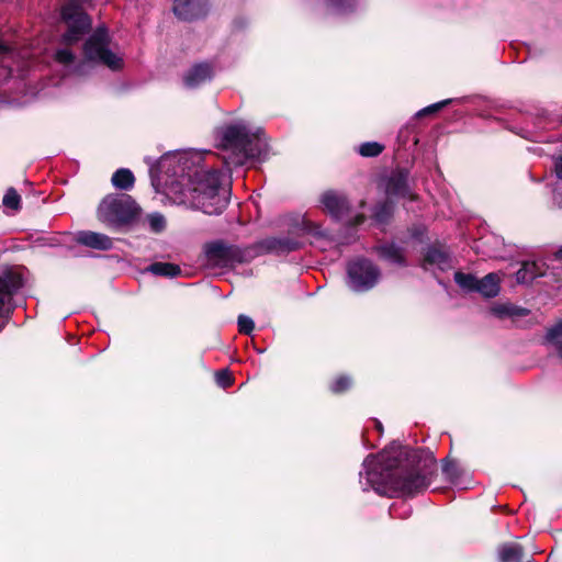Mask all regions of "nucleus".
Returning a JSON list of instances; mask_svg holds the SVG:
<instances>
[{"instance_id":"obj_10","label":"nucleus","mask_w":562,"mask_h":562,"mask_svg":"<svg viewBox=\"0 0 562 562\" xmlns=\"http://www.w3.org/2000/svg\"><path fill=\"white\" fill-rule=\"evenodd\" d=\"M321 203L325 211L335 220L342 221L350 215V203L347 196L334 190H328L321 195Z\"/></svg>"},{"instance_id":"obj_7","label":"nucleus","mask_w":562,"mask_h":562,"mask_svg":"<svg viewBox=\"0 0 562 562\" xmlns=\"http://www.w3.org/2000/svg\"><path fill=\"white\" fill-rule=\"evenodd\" d=\"M346 284L356 293L368 292L373 289L381 279L380 268L370 259L357 257L347 263Z\"/></svg>"},{"instance_id":"obj_25","label":"nucleus","mask_w":562,"mask_h":562,"mask_svg":"<svg viewBox=\"0 0 562 562\" xmlns=\"http://www.w3.org/2000/svg\"><path fill=\"white\" fill-rule=\"evenodd\" d=\"M147 271L151 272L155 276L160 277H176L180 274V267L170 262H154L148 268Z\"/></svg>"},{"instance_id":"obj_3","label":"nucleus","mask_w":562,"mask_h":562,"mask_svg":"<svg viewBox=\"0 0 562 562\" xmlns=\"http://www.w3.org/2000/svg\"><path fill=\"white\" fill-rule=\"evenodd\" d=\"M215 140L220 148L232 151L229 156H223V165L227 171L243 166L248 159H262L268 153L262 130L243 119L217 126Z\"/></svg>"},{"instance_id":"obj_35","label":"nucleus","mask_w":562,"mask_h":562,"mask_svg":"<svg viewBox=\"0 0 562 562\" xmlns=\"http://www.w3.org/2000/svg\"><path fill=\"white\" fill-rule=\"evenodd\" d=\"M238 330L241 334L250 335L255 328L254 321L247 315H239L237 319Z\"/></svg>"},{"instance_id":"obj_6","label":"nucleus","mask_w":562,"mask_h":562,"mask_svg":"<svg viewBox=\"0 0 562 562\" xmlns=\"http://www.w3.org/2000/svg\"><path fill=\"white\" fill-rule=\"evenodd\" d=\"M26 273L23 267H11L0 273V331L14 308V295L25 285Z\"/></svg>"},{"instance_id":"obj_22","label":"nucleus","mask_w":562,"mask_h":562,"mask_svg":"<svg viewBox=\"0 0 562 562\" xmlns=\"http://www.w3.org/2000/svg\"><path fill=\"white\" fill-rule=\"evenodd\" d=\"M499 562H520L522 558V547L515 542H508L499 546L497 550Z\"/></svg>"},{"instance_id":"obj_17","label":"nucleus","mask_w":562,"mask_h":562,"mask_svg":"<svg viewBox=\"0 0 562 562\" xmlns=\"http://www.w3.org/2000/svg\"><path fill=\"white\" fill-rule=\"evenodd\" d=\"M328 14L346 16L353 13L359 0H321Z\"/></svg>"},{"instance_id":"obj_39","label":"nucleus","mask_w":562,"mask_h":562,"mask_svg":"<svg viewBox=\"0 0 562 562\" xmlns=\"http://www.w3.org/2000/svg\"><path fill=\"white\" fill-rule=\"evenodd\" d=\"M216 383L222 387H228L232 383V376L227 370H222L216 373Z\"/></svg>"},{"instance_id":"obj_1","label":"nucleus","mask_w":562,"mask_h":562,"mask_svg":"<svg viewBox=\"0 0 562 562\" xmlns=\"http://www.w3.org/2000/svg\"><path fill=\"white\" fill-rule=\"evenodd\" d=\"M213 158L211 151L195 149L162 155L157 170L166 195L205 214H221L228 204V190L222 187L223 172L209 164Z\"/></svg>"},{"instance_id":"obj_21","label":"nucleus","mask_w":562,"mask_h":562,"mask_svg":"<svg viewBox=\"0 0 562 562\" xmlns=\"http://www.w3.org/2000/svg\"><path fill=\"white\" fill-rule=\"evenodd\" d=\"M553 171L558 182L552 188V203L557 209L562 210V153L553 160Z\"/></svg>"},{"instance_id":"obj_14","label":"nucleus","mask_w":562,"mask_h":562,"mask_svg":"<svg viewBox=\"0 0 562 562\" xmlns=\"http://www.w3.org/2000/svg\"><path fill=\"white\" fill-rule=\"evenodd\" d=\"M213 77V67L209 63H200L192 66L183 76V82L187 88L194 89L201 85L211 81Z\"/></svg>"},{"instance_id":"obj_43","label":"nucleus","mask_w":562,"mask_h":562,"mask_svg":"<svg viewBox=\"0 0 562 562\" xmlns=\"http://www.w3.org/2000/svg\"><path fill=\"white\" fill-rule=\"evenodd\" d=\"M10 47L5 45L4 43L0 42V54H9Z\"/></svg>"},{"instance_id":"obj_2","label":"nucleus","mask_w":562,"mask_h":562,"mask_svg":"<svg viewBox=\"0 0 562 562\" xmlns=\"http://www.w3.org/2000/svg\"><path fill=\"white\" fill-rule=\"evenodd\" d=\"M417 453L404 451L392 443L378 456L368 454L359 472V483L363 492L374 491L378 495L414 496L430 484L435 459L430 458L423 468L416 464Z\"/></svg>"},{"instance_id":"obj_34","label":"nucleus","mask_w":562,"mask_h":562,"mask_svg":"<svg viewBox=\"0 0 562 562\" xmlns=\"http://www.w3.org/2000/svg\"><path fill=\"white\" fill-rule=\"evenodd\" d=\"M314 236L316 238V245L323 250L327 249L328 247H331L335 244V240L328 238L326 232L322 231L319 227L315 228Z\"/></svg>"},{"instance_id":"obj_31","label":"nucleus","mask_w":562,"mask_h":562,"mask_svg":"<svg viewBox=\"0 0 562 562\" xmlns=\"http://www.w3.org/2000/svg\"><path fill=\"white\" fill-rule=\"evenodd\" d=\"M352 385V380L348 375H339L333 380L329 389L335 394H341L349 390Z\"/></svg>"},{"instance_id":"obj_8","label":"nucleus","mask_w":562,"mask_h":562,"mask_svg":"<svg viewBox=\"0 0 562 562\" xmlns=\"http://www.w3.org/2000/svg\"><path fill=\"white\" fill-rule=\"evenodd\" d=\"M61 18L67 25V31L63 34L61 43L67 46L81 41L91 30V19L82 10L78 0H70L63 7Z\"/></svg>"},{"instance_id":"obj_23","label":"nucleus","mask_w":562,"mask_h":562,"mask_svg":"<svg viewBox=\"0 0 562 562\" xmlns=\"http://www.w3.org/2000/svg\"><path fill=\"white\" fill-rule=\"evenodd\" d=\"M111 181L116 189L128 191L134 187L135 178L130 169L121 168L113 173Z\"/></svg>"},{"instance_id":"obj_27","label":"nucleus","mask_w":562,"mask_h":562,"mask_svg":"<svg viewBox=\"0 0 562 562\" xmlns=\"http://www.w3.org/2000/svg\"><path fill=\"white\" fill-rule=\"evenodd\" d=\"M143 221L144 224L147 225L148 229L154 234L162 233L167 226L165 216L159 212L146 214Z\"/></svg>"},{"instance_id":"obj_44","label":"nucleus","mask_w":562,"mask_h":562,"mask_svg":"<svg viewBox=\"0 0 562 562\" xmlns=\"http://www.w3.org/2000/svg\"><path fill=\"white\" fill-rule=\"evenodd\" d=\"M555 257L562 259V246L557 250Z\"/></svg>"},{"instance_id":"obj_32","label":"nucleus","mask_w":562,"mask_h":562,"mask_svg":"<svg viewBox=\"0 0 562 562\" xmlns=\"http://www.w3.org/2000/svg\"><path fill=\"white\" fill-rule=\"evenodd\" d=\"M451 102H452L451 99H446V100L432 103V104H430L428 106H425L422 110H419L415 114V116L416 117H422V116H425V115L435 114V113L439 112L441 109H443L445 106H447L448 104H450Z\"/></svg>"},{"instance_id":"obj_18","label":"nucleus","mask_w":562,"mask_h":562,"mask_svg":"<svg viewBox=\"0 0 562 562\" xmlns=\"http://www.w3.org/2000/svg\"><path fill=\"white\" fill-rule=\"evenodd\" d=\"M380 258L397 266H406L403 248L394 243L382 244L376 247Z\"/></svg>"},{"instance_id":"obj_20","label":"nucleus","mask_w":562,"mask_h":562,"mask_svg":"<svg viewBox=\"0 0 562 562\" xmlns=\"http://www.w3.org/2000/svg\"><path fill=\"white\" fill-rule=\"evenodd\" d=\"M543 276L542 266L535 261H526L521 265L520 269L516 272V281L520 284H528L536 278Z\"/></svg>"},{"instance_id":"obj_30","label":"nucleus","mask_w":562,"mask_h":562,"mask_svg":"<svg viewBox=\"0 0 562 562\" xmlns=\"http://www.w3.org/2000/svg\"><path fill=\"white\" fill-rule=\"evenodd\" d=\"M384 149V146L378 142H367L359 146L358 153L363 157H376Z\"/></svg>"},{"instance_id":"obj_37","label":"nucleus","mask_w":562,"mask_h":562,"mask_svg":"<svg viewBox=\"0 0 562 562\" xmlns=\"http://www.w3.org/2000/svg\"><path fill=\"white\" fill-rule=\"evenodd\" d=\"M55 58L60 64L69 65L74 61L75 55L70 49L65 47L56 50Z\"/></svg>"},{"instance_id":"obj_16","label":"nucleus","mask_w":562,"mask_h":562,"mask_svg":"<svg viewBox=\"0 0 562 562\" xmlns=\"http://www.w3.org/2000/svg\"><path fill=\"white\" fill-rule=\"evenodd\" d=\"M266 248L277 255H284L301 248L302 244L291 237H273L265 240Z\"/></svg>"},{"instance_id":"obj_9","label":"nucleus","mask_w":562,"mask_h":562,"mask_svg":"<svg viewBox=\"0 0 562 562\" xmlns=\"http://www.w3.org/2000/svg\"><path fill=\"white\" fill-rule=\"evenodd\" d=\"M205 263L211 268H227L243 261V251L223 240H215L204 246Z\"/></svg>"},{"instance_id":"obj_19","label":"nucleus","mask_w":562,"mask_h":562,"mask_svg":"<svg viewBox=\"0 0 562 562\" xmlns=\"http://www.w3.org/2000/svg\"><path fill=\"white\" fill-rule=\"evenodd\" d=\"M499 282L501 279L497 273H488L482 279H479L476 292L487 299L495 297L501 291Z\"/></svg>"},{"instance_id":"obj_13","label":"nucleus","mask_w":562,"mask_h":562,"mask_svg":"<svg viewBox=\"0 0 562 562\" xmlns=\"http://www.w3.org/2000/svg\"><path fill=\"white\" fill-rule=\"evenodd\" d=\"M384 191L386 198L391 200H393V198H413L408 188V172L406 170L393 171L384 180Z\"/></svg>"},{"instance_id":"obj_36","label":"nucleus","mask_w":562,"mask_h":562,"mask_svg":"<svg viewBox=\"0 0 562 562\" xmlns=\"http://www.w3.org/2000/svg\"><path fill=\"white\" fill-rule=\"evenodd\" d=\"M510 303H497L491 307V313L499 319L508 318Z\"/></svg>"},{"instance_id":"obj_41","label":"nucleus","mask_w":562,"mask_h":562,"mask_svg":"<svg viewBox=\"0 0 562 562\" xmlns=\"http://www.w3.org/2000/svg\"><path fill=\"white\" fill-rule=\"evenodd\" d=\"M356 239V235L353 233H349L347 236L339 237L337 244L347 245L352 243Z\"/></svg>"},{"instance_id":"obj_5","label":"nucleus","mask_w":562,"mask_h":562,"mask_svg":"<svg viewBox=\"0 0 562 562\" xmlns=\"http://www.w3.org/2000/svg\"><path fill=\"white\" fill-rule=\"evenodd\" d=\"M137 211L135 201L125 193H114L105 196L99 205L100 221L109 226H120L130 223Z\"/></svg>"},{"instance_id":"obj_28","label":"nucleus","mask_w":562,"mask_h":562,"mask_svg":"<svg viewBox=\"0 0 562 562\" xmlns=\"http://www.w3.org/2000/svg\"><path fill=\"white\" fill-rule=\"evenodd\" d=\"M442 473L446 476L447 481H449L452 484H458L459 477L461 475V470L454 461L445 460L442 464Z\"/></svg>"},{"instance_id":"obj_45","label":"nucleus","mask_w":562,"mask_h":562,"mask_svg":"<svg viewBox=\"0 0 562 562\" xmlns=\"http://www.w3.org/2000/svg\"><path fill=\"white\" fill-rule=\"evenodd\" d=\"M376 428H378L379 430H382V425H381V423H380V422H376Z\"/></svg>"},{"instance_id":"obj_4","label":"nucleus","mask_w":562,"mask_h":562,"mask_svg":"<svg viewBox=\"0 0 562 562\" xmlns=\"http://www.w3.org/2000/svg\"><path fill=\"white\" fill-rule=\"evenodd\" d=\"M109 31L104 25L98 26L83 44V59L75 66V74L87 76L98 65L108 67L111 70L123 68V59L111 47Z\"/></svg>"},{"instance_id":"obj_15","label":"nucleus","mask_w":562,"mask_h":562,"mask_svg":"<svg viewBox=\"0 0 562 562\" xmlns=\"http://www.w3.org/2000/svg\"><path fill=\"white\" fill-rule=\"evenodd\" d=\"M77 241L80 245L99 250H109L113 246L112 239L109 236L90 231L80 232L77 235Z\"/></svg>"},{"instance_id":"obj_26","label":"nucleus","mask_w":562,"mask_h":562,"mask_svg":"<svg viewBox=\"0 0 562 562\" xmlns=\"http://www.w3.org/2000/svg\"><path fill=\"white\" fill-rule=\"evenodd\" d=\"M454 282L459 285V288L462 291L467 293H473L476 292L479 279L472 273L457 271L454 273Z\"/></svg>"},{"instance_id":"obj_12","label":"nucleus","mask_w":562,"mask_h":562,"mask_svg":"<svg viewBox=\"0 0 562 562\" xmlns=\"http://www.w3.org/2000/svg\"><path fill=\"white\" fill-rule=\"evenodd\" d=\"M422 268L434 273L437 270L447 271L452 268V260L446 250L432 245L427 247L424 252Z\"/></svg>"},{"instance_id":"obj_24","label":"nucleus","mask_w":562,"mask_h":562,"mask_svg":"<svg viewBox=\"0 0 562 562\" xmlns=\"http://www.w3.org/2000/svg\"><path fill=\"white\" fill-rule=\"evenodd\" d=\"M394 202L386 198L385 201L378 203L373 210V218L379 224L386 223L393 215Z\"/></svg>"},{"instance_id":"obj_40","label":"nucleus","mask_w":562,"mask_h":562,"mask_svg":"<svg viewBox=\"0 0 562 562\" xmlns=\"http://www.w3.org/2000/svg\"><path fill=\"white\" fill-rule=\"evenodd\" d=\"M366 217L362 214H357L352 220H349L346 226V229L352 231L357 225H360L364 222Z\"/></svg>"},{"instance_id":"obj_42","label":"nucleus","mask_w":562,"mask_h":562,"mask_svg":"<svg viewBox=\"0 0 562 562\" xmlns=\"http://www.w3.org/2000/svg\"><path fill=\"white\" fill-rule=\"evenodd\" d=\"M554 352L557 356L562 360V340L555 345L552 346Z\"/></svg>"},{"instance_id":"obj_33","label":"nucleus","mask_w":562,"mask_h":562,"mask_svg":"<svg viewBox=\"0 0 562 562\" xmlns=\"http://www.w3.org/2000/svg\"><path fill=\"white\" fill-rule=\"evenodd\" d=\"M3 205L12 210H19L21 207V196L14 189H9L3 196Z\"/></svg>"},{"instance_id":"obj_11","label":"nucleus","mask_w":562,"mask_h":562,"mask_svg":"<svg viewBox=\"0 0 562 562\" xmlns=\"http://www.w3.org/2000/svg\"><path fill=\"white\" fill-rule=\"evenodd\" d=\"M207 8V0H175L172 11L182 21H193L203 18Z\"/></svg>"},{"instance_id":"obj_29","label":"nucleus","mask_w":562,"mask_h":562,"mask_svg":"<svg viewBox=\"0 0 562 562\" xmlns=\"http://www.w3.org/2000/svg\"><path fill=\"white\" fill-rule=\"evenodd\" d=\"M562 341V319L547 329L544 342L552 347L553 345Z\"/></svg>"},{"instance_id":"obj_38","label":"nucleus","mask_w":562,"mask_h":562,"mask_svg":"<svg viewBox=\"0 0 562 562\" xmlns=\"http://www.w3.org/2000/svg\"><path fill=\"white\" fill-rule=\"evenodd\" d=\"M529 313H530V311L528 308L517 306V305L510 303L508 318L516 321L518 318L529 315Z\"/></svg>"}]
</instances>
